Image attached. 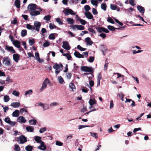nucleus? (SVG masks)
Returning <instances> with one entry per match:
<instances>
[{"mask_svg": "<svg viewBox=\"0 0 151 151\" xmlns=\"http://www.w3.org/2000/svg\"><path fill=\"white\" fill-rule=\"evenodd\" d=\"M41 139V137L39 136H36L35 137V139L37 143H40L41 145L38 146V149L42 150H45L46 149V147L44 145V142L42 141Z\"/></svg>", "mask_w": 151, "mask_h": 151, "instance_id": "nucleus-1", "label": "nucleus"}, {"mask_svg": "<svg viewBox=\"0 0 151 151\" xmlns=\"http://www.w3.org/2000/svg\"><path fill=\"white\" fill-rule=\"evenodd\" d=\"M50 83V81L48 78H46L42 83V87L40 90V91H42L43 90L45 89L47 87V83Z\"/></svg>", "mask_w": 151, "mask_h": 151, "instance_id": "nucleus-2", "label": "nucleus"}, {"mask_svg": "<svg viewBox=\"0 0 151 151\" xmlns=\"http://www.w3.org/2000/svg\"><path fill=\"white\" fill-rule=\"evenodd\" d=\"M37 7H38V6L36 4H30L28 6L27 9L30 12L36 10L37 8Z\"/></svg>", "mask_w": 151, "mask_h": 151, "instance_id": "nucleus-3", "label": "nucleus"}, {"mask_svg": "<svg viewBox=\"0 0 151 151\" xmlns=\"http://www.w3.org/2000/svg\"><path fill=\"white\" fill-rule=\"evenodd\" d=\"M3 64L6 66H9L11 65L10 60L8 57H5L2 60Z\"/></svg>", "mask_w": 151, "mask_h": 151, "instance_id": "nucleus-4", "label": "nucleus"}, {"mask_svg": "<svg viewBox=\"0 0 151 151\" xmlns=\"http://www.w3.org/2000/svg\"><path fill=\"white\" fill-rule=\"evenodd\" d=\"M96 29L99 33L104 32L107 33L109 32V31L108 29L103 27H96Z\"/></svg>", "mask_w": 151, "mask_h": 151, "instance_id": "nucleus-5", "label": "nucleus"}, {"mask_svg": "<svg viewBox=\"0 0 151 151\" xmlns=\"http://www.w3.org/2000/svg\"><path fill=\"white\" fill-rule=\"evenodd\" d=\"M17 141H20V143L19 144H22L24 143L27 141V138L24 136L22 135L20 136L19 137L17 138Z\"/></svg>", "mask_w": 151, "mask_h": 151, "instance_id": "nucleus-6", "label": "nucleus"}, {"mask_svg": "<svg viewBox=\"0 0 151 151\" xmlns=\"http://www.w3.org/2000/svg\"><path fill=\"white\" fill-rule=\"evenodd\" d=\"M81 70L84 72H92L93 71V69L92 67L90 68L88 66H81Z\"/></svg>", "mask_w": 151, "mask_h": 151, "instance_id": "nucleus-7", "label": "nucleus"}, {"mask_svg": "<svg viewBox=\"0 0 151 151\" xmlns=\"http://www.w3.org/2000/svg\"><path fill=\"white\" fill-rule=\"evenodd\" d=\"M62 47L67 50H69L70 49V47L68 43L66 41H63V45Z\"/></svg>", "mask_w": 151, "mask_h": 151, "instance_id": "nucleus-8", "label": "nucleus"}, {"mask_svg": "<svg viewBox=\"0 0 151 151\" xmlns=\"http://www.w3.org/2000/svg\"><path fill=\"white\" fill-rule=\"evenodd\" d=\"M35 27H36V30L38 32H39L40 29V27L41 25V23L37 21H35L34 23Z\"/></svg>", "mask_w": 151, "mask_h": 151, "instance_id": "nucleus-9", "label": "nucleus"}, {"mask_svg": "<svg viewBox=\"0 0 151 151\" xmlns=\"http://www.w3.org/2000/svg\"><path fill=\"white\" fill-rule=\"evenodd\" d=\"M65 14L66 15H68L69 14L72 15H74L75 14L74 11L71 9H65Z\"/></svg>", "mask_w": 151, "mask_h": 151, "instance_id": "nucleus-10", "label": "nucleus"}, {"mask_svg": "<svg viewBox=\"0 0 151 151\" xmlns=\"http://www.w3.org/2000/svg\"><path fill=\"white\" fill-rule=\"evenodd\" d=\"M53 67V68L55 70V73L56 74H58L60 72L61 70L59 69L58 64V63H55Z\"/></svg>", "mask_w": 151, "mask_h": 151, "instance_id": "nucleus-11", "label": "nucleus"}, {"mask_svg": "<svg viewBox=\"0 0 151 151\" xmlns=\"http://www.w3.org/2000/svg\"><path fill=\"white\" fill-rule=\"evenodd\" d=\"M17 121L18 122L24 123L26 122V120L25 119V118L23 116H20L18 118Z\"/></svg>", "mask_w": 151, "mask_h": 151, "instance_id": "nucleus-12", "label": "nucleus"}, {"mask_svg": "<svg viewBox=\"0 0 151 151\" xmlns=\"http://www.w3.org/2000/svg\"><path fill=\"white\" fill-rule=\"evenodd\" d=\"M91 40V38L89 37H87L85 38V41L86 43L87 44L89 45H92L93 42Z\"/></svg>", "mask_w": 151, "mask_h": 151, "instance_id": "nucleus-13", "label": "nucleus"}, {"mask_svg": "<svg viewBox=\"0 0 151 151\" xmlns=\"http://www.w3.org/2000/svg\"><path fill=\"white\" fill-rule=\"evenodd\" d=\"M30 14L32 16H37L39 15L40 14V11H37L36 10H34L29 12Z\"/></svg>", "mask_w": 151, "mask_h": 151, "instance_id": "nucleus-14", "label": "nucleus"}, {"mask_svg": "<svg viewBox=\"0 0 151 151\" xmlns=\"http://www.w3.org/2000/svg\"><path fill=\"white\" fill-rule=\"evenodd\" d=\"M13 58L14 60L17 63L18 62V60L19 59L20 56L18 54H15L13 55Z\"/></svg>", "mask_w": 151, "mask_h": 151, "instance_id": "nucleus-15", "label": "nucleus"}, {"mask_svg": "<svg viewBox=\"0 0 151 151\" xmlns=\"http://www.w3.org/2000/svg\"><path fill=\"white\" fill-rule=\"evenodd\" d=\"M85 14L86 17L89 19H91L93 17V16L89 12H85Z\"/></svg>", "mask_w": 151, "mask_h": 151, "instance_id": "nucleus-16", "label": "nucleus"}, {"mask_svg": "<svg viewBox=\"0 0 151 151\" xmlns=\"http://www.w3.org/2000/svg\"><path fill=\"white\" fill-rule=\"evenodd\" d=\"M5 49L9 51L12 52L13 53L16 52L15 51L14 49L12 47H9L7 45L6 46Z\"/></svg>", "mask_w": 151, "mask_h": 151, "instance_id": "nucleus-17", "label": "nucleus"}, {"mask_svg": "<svg viewBox=\"0 0 151 151\" xmlns=\"http://www.w3.org/2000/svg\"><path fill=\"white\" fill-rule=\"evenodd\" d=\"M20 104L19 102H13L11 104V106L15 108H17L20 106Z\"/></svg>", "mask_w": 151, "mask_h": 151, "instance_id": "nucleus-18", "label": "nucleus"}, {"mask_svg": "<svg viewBox=\"0 0 151 151\" xmlns=\"http://www.w3.org/2000/svg\"><path fill=\"white\" fill-rule=\"evenodd\" d=\"M74 55L77 58H84V56L82 54H80L78 52V51H75L74 54Z\"/></svg>", "mask_w": 151, "mask_h": 151, "instance_id": "nucleus-19", "label": "nucleus"}, {"mask_svg": "<svg viewBox=\"0 0 151 151\" xmlns=\"http://www.w3.org/2000/svg\"><path fill=\"white\" fill-rule=\"evenodd\" d=\"M19 111L18 110H16L12 113V116L15 117H18L19 115Z\"/></svg>", "mask_w": 151, "mask_h": 151, "instance_id": "nucleus-20", "label": "nucleus"}, {"mask_svg": "<svg viewBox=\"0 0 151 151\" xmlns=\"http://www.w3.org/2000/svg\"><path fill=\"white\" fill-rule=\"evenodd\" d=\"M13 43L14 45L17 47L19 48L20 47V42L17 40H16L13 42Z\"/></svg>", "mask_w": 151, "mask_h": 151, "instance_id": "nucleus-21", "label": "nucleus"}, {"mask_svg": "<svg viewBox=\"0 0 151 151\" xmlns=\"http://www.w3.org/2000/svg\"><path fill=\"white\" fill-rule=\"evenodd\" d=\"M137 9L141 13L143 14L145 10L144 7L138 5L137 6Z\"/></svg>", "mask_w": 151, "mask_h": 151, "instance_id": "nucleus-22", "label": "nucleus"}, {"mask_svg": "<svg viewBox=\"0 0 151 151\" xmlns=\"http://www.w3.org/2000/svg\"><path fill=\"white\" fill-rule=\"evenodd\" d=\"M14 4L16 7L18 8H20V0H15Z\"/></svg>", "mask_w": 151, "mask_h": 151, "instance_id": "nucleus-23", "label": "nucleus"}, {"mask_svg": "<svg viewBox=\"0 0 151 151\" xmlns=\"http://www.w3.org/2000/svg\"><path fill=\"white\" fill-rule=\"evenodd\" d=\"M26 129L28 132H33L34 130V128L31 126L27 127Z\"/></svg>", "mask_w": 151, "mask_h": 151, "instance_id": "nucleus-24", "label": "nucleus"}, {"mask_svg": "<svg viewBox=\"0 0 151 151\" xmlns=\"http://www.w3.org/2000/svg\"><path fill=\"white\" fill-rule=\"evenodd\" d=\"M76 26V28L78 30H82L84 29V27L82 25H77Z\"/></svg>", "mask_w": 151, "mask_h": 151, "instance_id": "nucleus-25", "label": "nucleus"}, {"mask_svg": "<svg viewBox=\"0 0 151 151\" xmlns=\"http://www.w3.org/2000/svg\"><path fill=\"white\" fill-rule=\"evenodd\" d=\"M29 122L30 124L35 125L37 122V121L35 119H31L29 121Z\"/></svg>", "mask_w": 151, "mask_h": 151, "instance_id": "nucleus-26", "label": "nucleus"}, {"mask_svg": "<svg viewBox=\"0 0 151 151\" xmlns=\"http://www.w3.org/2000/svg\"><path fill=\"white\" fill-rule=\"evenodd\" d=\"M33 148L32 146L28 145L25 147V149L27 151H32Z\"/></svg>", "mask_w": 151, "mask_h": 151, "instance_id": "nucleus-27", "label": "nucleus"}, {"mask_svg": "<svg viewBox=\"0 0 151 151\" xmlns=\"http://www.w3.org/2000/svg\"><path fill=\"white\" fill-rule=\"evenodd\" d=\"M67 21L70 24H73L74 22V20L72 18H68L67 19Z\"/></svg>", "mask_w": 151, "mask_h": 151, "instance_id": "nucleus-28", "label": "nucleus"}, {"mask_svg": "<svg viewBox=\"0 0 151 151\" xmlns=\"http://www.w3.org/2000/svg\"><path fill=\"white\" fill-rule=\"evenodd\" d=\"M101 49H102V52H103V54L104 55H105V54L104 51H106L107 50V49L106 47L104 46V45H101Z\"/></svg>", "mask_w": 151, "mask_h": 151, "instance_id": "nucleus-29", "label": "nucleus"}, {"mask_svg": "<svg viewBox=\"0 0 151 151\" xmlns=\"http://www.w3.org/2000/svg\"><path fill=\"white\" fill-rule=\"evenodd\" d=\"M89 103L90 105H93L96 103V101L95 99H90L89 101Z\"/></svg>", "mask_w": 151, "mask_h": 151, "instance_id": "nucleus-30", "label": "nucleus"}, {"mask_svg": "<svg viewBox=\"0 0 151 151\" xmlns=\"http://www.w3.org/2000/svg\"><path fill=\"white\" fill-rule=\"evenodd\" d=\"M26 27L29 29H35V27L29 24H27L26 25Z\"/></svg>", "mask_w": 151, "mask_h": 151, "instance_id": "nucleus-31", "label": "nucleus"}, {"mask_svg": "<svg viewBox=\"0 0 151 151\" xmlns=\"http://www.w3.org/2000/svg\"><path fill=\"white\" fill-rule=\"evenodd\" d=\"M21 35L22 37H24L26 36L27 34V31L26 29H23L22 30Z\"/></svg>", "mask_w": 151, "mask_h": 151, "instance_id": "nucleus-32", "label": "nucleus"}, {"mask_svg": "<svg viewBox=\"0 0 151 151\" xmlns=\"http://www.w3.org/2000/svg\"><path fill=\"white\" fill-rule=\"evenodd\" d=\"M89 84H90V87L89 86V85H88V84H87V85L86 86H87L89 87L90 88V89L91 90H92V88L91 87H93L94 86V83L93 81L92 80L90 81H89Z\"/></svg>", "mask_w": 151, "mask_h": 151, "instance_id": "nucleus-33", "label": "nucleus"}, {"mask_svg": "<svg viewBox=\"0 0 151 151\" xmlns=\"http://www.w3.org/2000/svg\"><path fill=\"white\" fill-rule=\"evenodd\" d=\"M107 5L105 3H102L101 5V8L104 11H106Z\"/></svg>", "mask_w": 151, "mask_h": 151, "instance_id": "nucleus-34", "label": "nucleus"}, {"mask_svg": "<svg viewBox=\"0 0 151 151\" xmlns=\"http://www.w3.org/2000/svg\"><path fill=\"white\" fill-rule=\"evenodd\" d=\"M4 101L6 102H8L10 100V98L8 95L4 96Z\"/></svg>", "mask_w": 151, "mask_h": 151, "instance_id": "nucleus-35", "label": "nucleus"}, {"mask_svg": "<svg viewBox=\"0 0 151 151\" xmlns=\"http://www.w3.org/2000/svg\"><path fill=\"white\" fill-rule=\"evenodd\" d=\"M58 79L59 82L61 84H62V83H64L63 78H62V77L61 76H58Z\"/></svg>", "mask_w": 151, "mask_h": 151, "instance_id": "nucleus-36", "label": "nucleus"}, {"mask_svg": "<svg viewBox=\"0 0 151 151\" xmlns=\"http://www.w3.org/2000/svg\"><path fill=\"white\" fill-rule=\"evenodd\" d=\"M107 28L110 30L111 31H114L115 29H116V28L111 25L108 26Z\"/></svg>", "mask_w": 151, "mask_h": 151, "instance_id": "nucleus-37", "label": "nucleus"}, {"mask_svg": "<svg viewBox=\"0 0 151 151\" xmlns=\"http://www.w3.org/2000/svg\"><path fill=\"white\" fill-rule=\"evenodd\" d=\"M110 8L112 10H115L117 8V6L115 4H111Z\"/></svg>", "mask_w": 151, "mask_h": 151, "instance_id": "nucleus-38", "label": "nucleus"}, {"mask_svg": "<svg viewBox=\"0 0 151 151\" xmlns=\"http://www.w3.org/2000/svg\"><path fill=\"white\" fill-rule=\"evenodd\" d=\"M49 27L50 29H53L54 28H56L57 27L55 25L52 24V23H50L49 24Z\"/></svg>", "mask_w": 151, "mask_h": 151, "instance_id": "nucleus-39", "label": "nucleus"}, {"mask_svg": "<svg viewBox=\"0 0 151 151\" xmlns=\"http://www.w3.org/2000/svg\"><path fill=\"white\" fill-rule=\"evenodd\" d=\"M91 3L93 5L97 6L98 5V2L97 0H91Z\"/></svg>", "mask_w": 151, "mask_h": 151, "instance_id": "nucleus-40", "label": "nucleus"}, {"mask_svg": "<svg viewBox=\"0 0 151 151\" xmlns=\"http://www.w3.org/2000/svg\"><path fill=\"white\" fill-rule=\"evenodd\" d=\"M49 38L50 39L54 40L55 38V36L52 33L50 35Z\"/></svg>", "mask_w": 151, "mask_h": 151, "instance_id": "nucleus-41", "label": "nucleus"}, {"mask_svg": "<svg viewBox=\"0 0 151 151\" xmlns=\"http://www.w3.org/2000/svg\"><path fill=\"white\" fill-rule=\"evenodd\" d=\"M32 92L33 91L32 90H29L26 91L25 95L26 96L28 95H31L32 93Z\"/></svg>", "mask_w": 151, "mask_h": 151, "instance_id": "nucleus-42", "label": "nucleus"}, {"mask_svg": "<svg viewBox=\"0 0 151 151\" xmlns=\"http://www.w3.org/2000/svg\"><path fill=\"white\" fill-rule=\"evenodd\" d=\"M77 49L81 51H85L86 50V48H84L82 47L80 45H78L77 46Z\"/></svg>", "mask_w": 151, "mask_h": 151, "instance_id": "nucleus-43", "label": "nucleus"}, {"mask_svg": "<svg viewBox=\"0 0 151 151\" xmlns=\"http://www.w3.org/2000/svg\"><path fill=\"white\" fill-rule=\"evenodd\" d=\"M14 150L15 151H19L20 150V148L18 145H15Z\"/></svg>", "mask_w": 151, "mask_h": 151, "instance_id": "nucleus-44", "label": "nucleus"}, {"mask_svg": "<svg viewBox=\"0 0 151 151\" xmlns=\"http://www.w3.org/2000/svg\"><path fill=\"white\" fill-rule=\"evenodd\" d=\"M12 94L14 96H18L19 94V93L18 91L14 90L12 92Z\"/></svg>", "mask_w": 151, "mask_h": 151, "instance_id": "nucleus-45", "label": "nucleus"}, {"mask_svg": "<svg viewBox=\"0 0 151 151\" xmlns=\"http://www.w3.org/2000/svg\"><path fill=\"white\" fill-rule=\"evenodd\" d=\"M50 15H48L45 16L43 18V19L47 21H49L50 19Z\"/></svg>", "mask_w": 151, "mask_h": 151, "instance_id": "nucleus-46", "label": "nucleus"}, {"mask_svg": "<svg viewBox=\"0 0 151 151\" xmlns=\"http://www.w3.org/2000/svg\"><path fill=\"white\" fill-rule=\"evenodd\" d=\"M50 43L47 41H46L43 45V46L44 47H48L50 45Z\"/></svg>", "mask_w": 151, "mask_h": 151, "instance_id": "nucleus-47", "label": "nucleus"}, {"mask_svg": "<svg viewBox=\"0 0 151 151\" xmlns=\"http://www.w3.org/2000/svg\"><path fill=\"white\" fill-rule=\"evenodd\" d=\"M69 87L73 90V89L75 88V86L73 83H71L69 84Z\"/></svg>", "mask_w": 151, "mask_h": 151, "instance_id": "nucleus-48", "label": "nucleus"}, {"mask_svg": "<svg viewBox=\"0 0 151 151\" xmlns=\"http://www.w3.org/2000/svg\"><path fill=\"white\" fill-rule=\"evenodd\" d=\"M29 42L30 45L31 46H32L34 44L35 41L34 39L31 40L30 39H29Z\"/></svg>", "mask_w": 151, "mask_h": 151, "instance_id": "nucleus-49", "label": "nucleus"}, {"mask_svg": "<svg viewBox=\"0 0 151 151\" xmlns=\"http://www.w3.org/2000/svg\"><path fill=\"white\" fill-rule=\"evenodd\" d=\"M84 8L85 10L87 12H88V11L89 10L91 9L90 6L88 5L85 6L84 7Z\"/></svg>", "mask_w": 151, "mask_h": 151, "instance_id": "nucleus-50", "label": "nucleus"}, {"mask_svg": "<svg viewBox=\"0 0 151 151\" xmlns=\"http://www.w3.org/2000/svg\"><path fill=\"white\" fill-rule=\"evenodd\" d=\"M107 21L110 23H111L112 24H114V22L113 19L109 17V18L107 20Z\"/></svg>", "mask_w": 151, "mask_h": 151, "instance_id": "nucleus-51", "label": "nucleus"}, {"mask_svg": "<svg viewBox=\"0 0 151 151\" xmlns=\"http://www.w3.org/2000/svg\"><path fill=\"white\" fill-rule=\"evenodd\" d=\"M46 130V128L45 127L40 129L39 132L40 133H42Z\"/></svg>", "mask_w": 151, "mask_h": 151, "instance_id": "nucleus-52", "label": "nucleus"}, {"mask_svg": "<svg viewBox=\"0 0 151 151\" xmlns=\"http://www.w3.org/2000/svg\"><path fill=\"white\" fill-rule=\"evenodd\" d=\"M55 144L59 146H62L63 145V143L62 142L58 141H56Z\"/></svg>", "mask_w": 151, "mask_h": 151, "instance_id": "nucleus-53", "label": "nucleus"}, {"mask_svg": "<svg viewBox=\"0 0 151 151\" xmlns=\"http://www.w3.org/2000/svg\"><path fill=\"white\" fill-rule=\"evenodd\" d=\"M78 129H81L82 128H85V127H89V126L88 125H79L78 126Z\"/></svg>", "mask_w": 151, "mask_h": 151, "instance_id": "nucleus-54", "label": "nucleus"}, {"mask_svg": "<svg viewBox=\"0 0 151 151\" xmlns=\"http://www.w3.org/2000/svg\"><path fill=\"white\" fill-rule=\"evenodd\" d=\"M88 30L89 32H92L93 33L95 34L96 33V31L94 29L91 28H89L88 29Z\"/></svg>", "mask_w": 151, "mask_h": 151, "instance_id": "nucleus-55", "label": "nucleus"}, {"mask_svg": "<svg viewBox=\"0 0 151 151\" xmlns=\"http://www.w3.org/2000/svg\"><path fill=\"white\" fill-rule=\"evenodd\" d=\"M43 110H45L48 109L49 108V106L47 104H45L43 106Z\"/></svg>", "mask_w": 151, "mask_h": 151, "instance_id": "nucleus-56", "label": "nucleus"}, {"mask_svg": "<svg viewBox=\"0 0 151 151\" xmlns=\"http://www.w3.org/2000/svg\"><path fill=\"white\" fill-rule=\"evenodd\" d=\"M129 3L133 6H134L135 5L134 0H129Z\"/></svg>", "mask_w": 151, "mask_h": 151, "instance_id": "nucleus-57", "label": "nucleus"}, {"mask_svg": "<svg viewBox=\"0 0 151 151\" xmlns=\"http://www.w3.org/2000/svg\"><path fill=\"white\" fill-rule=\"evenodd\" d=\"M82 90L83 92L84 93H87L88 91V89L86 87H83L82 89Z\"/></svg>", "mask_w": 151, "mask_h": 151, "instance_id": "nucleus-58", "label": "nucleus"}, {"mask_svg": "<svg viewBox=\"0 0 151 151\" xmlns=\"http://www.w3.org/2000/svg\"><path fill=\"white\" fill-rule=\"evenodd\" d=\"M99 36L102 37L103 39H104L106 37V35L104 33H102L100 34Z\"/></svg>", "mask_w": 151, "mask_h": 151, "instance_id": "nucleus-59", "label": "nucleus"}, {"mask_svg": "<svg viewBox=\"0 0 151 151\" xmlns=\"http://www.w3.org/2000/svg\"><path fill=\"white\" fill-rule=\"evenodd\" d=\"M79 21L81 24L83 25H85L86 23V21L85 20L81 19H80Z\"/></svg>", "mask_w": 151, "mask_h": 151, "instance_id": "nucleus-60", "label": "nucleus"}, {"mask_svg": "<svg viewBox=\"0 0 151 151\" xmlns=\"http://www.w3.org/2000/svg\"><path fill=\"white\" fill-rule=\"evenodd\" d=\"M92 12L93 14L95 15L97 14L98 13L96 9L94 8L92 9Z\"/></svg>", "mask_w": 151, "mask_h": 151, "instance_id": "nucleus-61", "label": "nucleus"}, {"mask_svg": "<svg viewBox=\"0 0 151 151\" xmlns=\"http://www.w3.org/2000/svg\"><path fill=\"white\" fill-rule=\"evenodd\" d=\"M56 22L59 23L60 24H63V22L61 21L60 18H57L56 19Z\"/></svg>", "mask_w": 151, "mask_h": 151, "instance_id": "nucleus-62", "label": "nucleus"}, {"mask_svg": "<svg viewBox=\"0 0 151 151\" xmlns=\"http://www.w3.org/2000/svg\"><path fill=\"white\" fill-rule=\"evenodd\" d=\"M4 121L6 123H7L8 124H9L11 121V120L9 118L6 117Z\"/></svg>", "mask_w": 151, "mask_h": 151, "instance_id": "nucleus-63", "label": "nucleus"}, {"mask_svg": "<svg viewBox=\"0 0 151 151\" xmlns=\"http://www.w3.org/2000/svg\"><path fill=\"white\" fill-rule=\"evenodd\" d=\"M17 22V19L16 18H14V20L11 21V23L14 24H15Z\"/></svg>", "mask_w": 151, "mask_h": 151, "instance_id": "nucleus-64", "label": "nucleus"}]
</instances>
